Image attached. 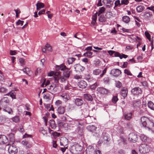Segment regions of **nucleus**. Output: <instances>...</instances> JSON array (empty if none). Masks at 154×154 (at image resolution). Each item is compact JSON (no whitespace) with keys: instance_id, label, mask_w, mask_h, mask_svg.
I'll list each match as a JSON object with an SVG mask.
<instances>
[{"instance_id":"6","label":"nucleus","mask_w":154,"mask_h":154,"mask_svg":"<svg viewBox=\"0 0 154 154\" xmlns=\"http://www.w3.org/2000/svg\"><path fill=\"white\" fill-rule=\"evenodd\" d=\"M128 140L132 142H135L138 139L137 135L133 133H130L128 135Z\"/></svg>"},{"instance_id":"4","label":"nucleus","mask_w":154,"mask_h":154,"mask_svg":"<svg viewBox=\"0 0 154 154\" xmlns=\"http://www.w3.org/2000/svg\"><path fill=\"white\" fill-rule=\"evenodd\" d=\"M9 104V100L7 97L3 98L0 100V105L1 106L5 107Z\"/></svg>"},{"instance_id":"38","label":"nucleus","mask_w":154,"mask_h":154,"mask_svg":"<svg viewBox=\"0 0 154 154\" xmlns=\"http://www.w3.org/2000/svg\"><path fill=\"white\" fill-rule=\"evenodd\" d=\"M131 116L132 113L131 112L127 113L125 115V119L128 120H130L131 118Z\"/></svg>"},{"instance_id":"63","label":"nucleus","mask_w":154,"mask_h":154,"mask_svg":"<svg viewBox=\"0 0 154 154\" xmlns=\"http://www.w3.org/2000/svg\"><path fill=\"white\" fill-rule=\"evenodd\" d=\"M62 103V101L60 100L57 101L55 102V105L57 106H60Z\"/></svg>"},{"instance_id":"27","label":"nucleus","mask_w":154,"mask_h":154,"mask_svg":"<svg viewBox=\"0 0 154 154\" xmlns=\"http://www.w3.org/2000/svg\"><path fill=\"white\" fill-rule=\"evenodd\" d=\"M36 6L37 10H38L43 8L44 7V5L43 3L41 2H38L36 4Z\"/></svg>"},{"instance_id":"9","label":"nucleus","mask_w":154,"mask_h":154,"mask_svg":"<svg viewBox=\"0 0 154 154\" xmlns=\"http://www.w3.org/2000/svg\"><path fill=\"white\" fill-rule=\"evenodd\" d=\"M121 71L119 69H113L111 70L110 73L114 76L118 77L121 74Z\"/></svg>"},{"instance_id":"2","label":"nucleus","mask_w":154,"mask_h":154,"mask_svg":"<svg viewBox=\"0 0 154 154\" xmlns=\"http://www.w3.org/2000/svg\"><path fill=\"white\" fill-rule=\"evenodd\" d=\"M54 79L55 84L52 85L53 90L58 85L59 79H60V81L61 82H63L66 81V79H65L63 77H61V72L57 71L54 74Z\"/></svg>"},{"instance_id":"35","label":"nucleus","mask_w":154,"mask_h":154,"mask_svg":"<svg viewBox=\"0 0 154 154\" xmlns=\"http://www.w3.org/2000/svg\"><path fill=\"white\" fill-rule=\"evenodd\" d=\"M76 59L74 57H69L68 58L67 62L69 64H72L75 60Z\"/></svg>"},{"instance_id":"54","label":"nucleus","mask_w":154,"mask_h":154,"mask_svg":"<svg viewBox=\"0 0 154 154\" xmlns=\"http://www.w3.org/2000/svg\"><path fill=\"white\" fill-rule=\"evenodd\" d=\"M87 55L86 57H88L89 58H91L92 57V55L93 54V53L90 51L87 52Z\"/></svg>"},{"instance_id":"20","label":"nucleus","mask_w":154,"mask_h":154,"mask_svg":"<svg viewBox=\"0 0 154 154\" xmlns=\"http://www.w3.org/2000/svg\"><path fill=\"white\" fill-rule=\"evenodd\" d=\"M3 110L4 112H7L10 115H12L13 113V111L12 109L9 107H7V106L4 107Z\"/></svg>"},{"instance_id":"52","label":"nucleus","mask_w":154,"mask_h":154,"mask_svg":"<svg viewBox=\"0 0 154 154\" xmlns=\"http://www.w3.org/2000/svg\"><path fill=\"white\" fill-rule=\"evenodd\" d=\"M115 7L117 6L118 5H122L121 3H120V1L119 0H117L115 2Z\"/></svg>"},{"instance_id":"13","label":"nucleus","mask_w":154,"mask_h":154,"mask_svg":"<svg viewBox=\"0 0 154 154\" xmlns=\"http://www.w3.org/2000/svg\"><path fill=\"white\" fill-rule=\"evenodd\" d=\"M71 73V71H70L69 69H66L63 71V76L62 77H63L65 79H68L69 78L70 76V74Z\"/></svg>"},{"instance_id":"39","label":"nucleus","mask_w":154,"mask_h":154,"mask_svg":"<svg viewBox=\"0 0 154 154\" xmlns=\"http://www.w3.org/2000/svg\"><path fill=\"white\" fill-rule=\"evenodd\" d=\"M99 20L100 22H105L106 20V18L103 15H101L99 18Z\"/></svg>"},{"instance_id":"23","label":"nucleus","mask_w":154,"mask_h":154,"mask_svg":"<svg viewBox=\"0 0 154 154\" xmlns=\"http://www.w3.org/2000/svg\"><path fill=\"white\" fill-rule=\"evenodd\" d=\"M10 143L13 144L15 142V138L14 134L11 133L9 134Z\"/></svg>"},{"instance_id":"36","label":"nucleus","mask_w":154,"mask_h":154,"mask_svg":"<svg viewBox=\"0 0 154 154\" xmlns=\"http://www.w3.org/2000/svg\"><path fill=\"white\" fill-rule=\"evenodd\" d=\"M101 72V70L99 69H96L93 71V74L95 75H98Z\"/></svg>"},{"instance_id":"15","label":"nucleus","mask_w":154,"mask_h":154,"mask_svg":"<svg viewBox=\"0 0 154 154\" xmlns=\"http://www.w3.org/2000/svg\"><path fill=\"white\" fill-rule=\"evenodd\" d=\"M128 89L124 87L121 90V94L125 98L127 96Z\"/></svg>"},{"instance_id":"45","label":"nucleus","mask_w":154,"mask_h":154,"mask_svg":"<svg viewBox=\"0 0 154 154\" xmlns=\"http://www.w3.org/2000/svg\"><path fill=\"white\" fill-rule=\"evenodd\" d=\"M24 21L22 20H18V21L16 22V24L17 25H20L21 26H22L23 24Z\"/></svg>"},{"instance_id":"49","label":"nucleus","mask_w":154,"mask_h":154,"mask_svg":"<svg viewBox=\"0 0 154 154\" xmlns=\"http://www.w3.org/2000/svg\"><path fill=\"white\" fill-rule=\"evenodd\" d=\"M97 14L96 13L92 17V20L94 21V22H96L97 19Z\"/></svg>"},{"instance_id":"41","label":"nucleus","mask_w":154,"mask_h":154,"mask_svg":"<svg viewBox=\"0 0 154 154\" xmlns=\"http://www.w3.org/2000/svg\"><path fill=\"white\" fill-rule=\"evenodd\" d=\"M7 91V89L6 88L3 87H2L0 88V93H5Z\"/></svg>"},{"instance_id":"50","label":"nucleus","mask_w":154,"mask_h":154,"mask_svg":"<svg viewBox=\"0 0 154 154\" xmlns=\"http://www.w3.org/2000/svg\"><path fill=\"white\" fill-rule=\"evenodd\" d=\"M45 47L48 51H51V47L48 44H47L46 45Z\"/></svg>"},{"instance_id":"8","label":"nucleus","mask_w":154,"mask_h":154,"mask_svg":"<svg viewBox=\"0 0 154 154\" xmlns=\"http://www.w3.org/2000/svg\"><path fill=\"white\" fill-rule=\"evenodd\" d=\"M8 151L11 154H16L17 152V149L15 146L11 145L8 149Z\"/></svg>"},{"instance_id":"33","label":"nucleus","mask_w":154,"mask_h":154,"mask_svg":"<svg viewBox=\"0 0 154 154\" xmlns=\"http://www.w3.org/2000/svg\"><path fill=\"white\" fill-rule=\"evenodd\" d=\"M152 16V14H150L149 12H145L143 15L144 18L146 19H149Z\"/></svg>"},{"instance_id":"48","label":"nucleus","mask_w":154,"mask_h":154,"mask_svg":"<svg viewBox=\"0 0 154 154\" xmlns=\"http://www.w3.org/2000/svg\"><path fill=\"white\" fill-rule=\"evenodd\" d=\"M118 100V98L117 96H113L112 99V102L114 103H116Z\"/></svg>"},{"instance_id":"19","label":"nucleus","mask_w":154,"mask_h":154,"mask_svg":"<svg viewBox=\"0 0 154 154\" xmlns=\"http://www.w3.org/2000/svg\"><path fill=\"white\" fill-rule=\"evenodd\" d=\"M75 105L79 106H81L83 103V101L81 98H76L75 100Z\"/></svg>"},{"instance_id":"62","label":"nucleus","mask_w":154,"mask_h":154,"mask_svg":"<svg viewBox=\"0 0 154 154\" xmlns=\"http://www.w3.org/2000/svg\"><path fill=\"white\" fill-rule=\"evenodd\" d=\"M82 76L81 75H74V78L75 79H79L81 78Z\"/></svg>"},{"instance_id":"11","label":"nucleus","mask_w":154,"mask_h":154,"mask_svg":"<svg viewBox=\"0 0 154 154\" xmlns=\"http://www.w3.org/2000/svg\"><path fill=\"white\" fill-rule=\"evenodd\" d=\"M74 68L76 72H82L83 71L85 68L84 67L82 66L79 64H77L74 65Z\"/></svg>"},{"instance_id":"3","label":"nucleus","mask_w":154,"mask_h":154,"mask_svg":"<svg viewBox=\"0 0 154 154\" xmlns=\"http://www.w3.org/2000/svg\"><path fill=\"white\" fill-rule=\"evenodd\" d=\"M149 144L150 143H148V144L145 143L141 144L139 148L140 152L143 154L148 152L151 148V146Z\"/></svg>"},{"instance_id":"51","label":"nucleus","mask_w":154,"mask_h":154,"mask_svg":"<svg viewBox=\"0 0 154 154\" xmlns=\"http://www.w3.org/2000/svg\"><path fill=\"white\" fill-rule=\"evenodd\" d=\"M107 70V68H105L104 69L102 73L100 75V77L102 78L103 77L104 74L106 72Z\"/></svg>"},{"instance_id":"22","label":"nucleus","mask_w":154,"mask_h":154,"mask_svg":"<svg viewBox=\"0 0 154 154\" xmlns=\"http://www.w3.org/2000/svg\"><path fill=\"white\" fill-rule=\"evenodd\" d=\"M84 97L85 99L88 101H92L93 100L92 96L89 94H84Z\"/></svg>"},{"instance_id":"21","label":"nucleus","mask_w":154,"mask_h":154,"mask_svg":"<svg viewBox=\"0 0 154 154\" xmlns=\"http://www.w3.org/2000/svg\"><path fill=\"white\" fill-rule=\"evenodd\" d=\"M87 128L88 131L93 132L96 130L97 128L95 125H90L87 127Z\"/></svg>"},{"instance_id":"31","label":"nucleus","mask_w":154,"mask_h":154,"mask_svg":"<svg viewBox=\"0 0 154 154\" xmlns=\"http://www.w3.org/2000/svg\"><path fill=\"white\" fill-rule=\"evenodd\" d=\"M65 111V109L63 107H60L57 109V112L59 114H63L64 113Z\"/></svg>"},{"instance_id":"60","label":"nucleus","mask_w":154,"mask_h":154,"mask_svg":"<svg viewBox=\"0 0 154 154\" xmlns=\"http://www.w3.org/2000/svg\"><path fill=\"white\" fill-rule=\"evenodd\" d=\"M42 119L44 120V121L45 122V125L46 126H47L48 122V118L45 116H44L43 117Z\"/></svg>"},{"instance_id":"10","label":"nucleus","mask_w":154,"mask_h":154,"mask_svg":"<svg viewBox=\"0 0 154 154\" xmlns=\"http://www.w3.org/2000/svg\"><path fill=\"white\" fill-rule=\"evenodd\" d=\"M131 92L134 95H137L141 94L142 91L140 88L136 87L131 90Z\"/></svg>"},{"instance_id":"14","label":"nucleus","mask_w":154,"mask_h":154,"mask_svg":"<svg viewBox=\"0 0 154 154\" xmlns=\"http://www.w3.org/2000/svg\"><path fill=\"white\" fill-rule=\"evenodd\" d=\"M140 138L141 140L145 142H147L148 143H150L151 142V139L147 137L146 136L143 134H141L140 136Z\"/></svg>"},{"instance_id":"43","label":"nucleus","mask_w":154,"mask_h":154,"mask_svg":"<svg viewBox=\"0 0 154 154\" xmlns=\"http://www.w3.org/2000/svg\"><path fill=\"white\" fill-rule=\"evenodd\" d=\"M122 83L119 81H118L116 82V87L120 88L122 87Z\"/></svg>"},{"instance_id":"58","label":"nucleus","mask_w":154,"mask_h":154,"mask_svg":"<svg viewBox=\"0 0 154 154\" xmlns=\"http://www.w3.org/2000/svg\"><path fill=\"white\" fill-rule=\"evenodd\" d=\"M94 151L96 154H102L101 151L99 149H96Z\"/></svg>"},{"instance_id":"12","label":"nucleus","mask_w":154,"mask_h":154,"mask_svg":"<svg viewBox=\"0 0 154 154\" xmlns=\"http://www.w3.org/2000/svg\"><path fill=\"white\" fill-rule=\"evenodd\" d=\"M8 142L7 137L5 135H0V144L7 143Z\"/></svg>"},{"instance_id":"16","label":"nucleus","mask_w":154,"mask_h":154,"mask_svg":"<svg viewBox=\"0 0 154 154\" xmlns=\"http://www.w3.org/2000/svg\"><path fill=\"white\" fill-rule=\"evenodd\" d=\"M97 90L98 92L102 94H106L108 92L106 89L102 87L98 88Z\"/></svg>"},{"instance_id":"46","label":"nucleus","mask_w":154,"mask_h":154,"mask_svg":"<svg viewBox=\"0 0 154 154\" xmlns=\"http://www.w3.org/2000/svg\"><path fill=\"white\" fill-rule=\"evenodd\" d=\"M124 73L127 74L128 75L131 76L132 75L130 71L128 69H125L124 70Z\"/></svg>"},{"instance_id":"40","label":"nucleus","mask_w":154,"mask_h":154,"mask_svg":"<svg viewBox=\"0 0 154 154\" xmlns=\"http://www.w3.org/2000/svg\"><path fill=\"white\" fill-rule=\"evenodd\" d=\"M19 61L20 65L23 66L25 64V60L23 58H20L19 59Z\"/></svg>"},{"instance_id":"30","label":"nucleus","mask_w":154,"mask_h":154,"mask_svg":"<svg viewBox=\"0 0 154 154\" xmlns=\"http://www.w3.org/2000/svg\"><path fill=\"white\" fill-rule=\"evenodd\" d=\"M86 154H95V151L94 149L91 148L87 149L86 151Z\"/></svg>"},{"instance_id":"42","label":"nucleus","mask_w":154,"mask_h":154,"mask_svg":"<svg viewBox=\"0 0 154 154\" xmlns=\"http://www.w3.org/2000/svg\"><path fill=\"white\" fill-rule=\"evenodd\" d=\"M129 2L128 0H122L121 4L122 5H127L129 3Z\"/></svg>"},{"instance_id":"55","label":"nucleus","mask_w":154,"mask_h":154,"mask_svg":"<svg viewBox=\"0 0 154 154\" xmlns=\"http://www.w3.org/2000/svg\"><path fill=\"white\" fill-rule=\"evenodd\" d=\"M103 80L105 83H108L109 82V78L108 77H106L104 78Z\"/></svg>"},{"instance_id":"64","label":"nucleus","mask_w":154,"mask_h":154,"mask_svg":"<svg viewBox=\"0 0 154 154\" xmlns=\"http://www.w3.org/2000/svg\"><path fill=\"white\" fill-rule=\"evenodd\" d=\"M147 9L149 10H150L154 12V6H152L151 7H147Z\"/></svg>"},{"instance_id":"25","label":"nucleus","mask_w":154,"mask_h":154,"mask_svg":"<svg viewBox=\"0 0 154 154\" xmlns=\"http://www.w3.org/2000/svg\"><path fill=\"white\" fill-rule=\"evenodd\" d=\"M49 123L52 128L53 129L55 128L56 126L55 124V121L53 119L50 120L49 121Z\"/></svg>"},{"instance_id":"1","label":"nucleus","mask_w":154,"mask_h":154,"mask_svg":"<svg viewBox=\"0 0 154 154\" xmlns=\"http://www.w3.org/2000/svg\"><path fill=\"white\" fill-rule=\"evenodd\" d=\"M141 122L143 126L154 133V123L147 117L143 116L141 118Z\"/></svg>"},{"instance_id":"44","label":"nucleus","mask_w":154,"mask_h":154,"mask_svg":"<svg viewBox=\"0 0 154 154\" xmlns=\"http://www.w3.org/2000/svg\"><path fill=\"white\" fill-rule=\"evenodd\" d=\"M145 34L147 37V38H148V39L149 40V41H151V36L150 34L147 32H145Z\"/></svg>"},{"instance_id":"17","label":"nucleus","mask_w":154,"mask_h":154,"mask_svg":"<svg viewBox=\"0 0 154 154\" xmlns=\"http://www.w3.org/2000/svg\"><path fill=\"white\" fill-rule=\"evenodd\" d=\"M78 85L79 88H85L87 86L86 82L83 80H81L78 82Z\"/></svg>"},{"instance_id":"61","label":"nucleus","mask_w":154,"mask_h":154,"mask_svg":"<svg viewBox=\"0 0 154 154\" xmlns=\"http://www.w3.org/2000/svg\"><path fill=\"white\" fill-rule=\"evenodd\" d=\"M32 137V136L31 135L28 134L26 133H25L23 135V138H25L26 137H30L31 138Z\"/></svg>"},{"instance_id":"59","label":"nucleus","mask_w":154,"mask_h":154,"mask_svg":"<svg viewBox=\"0 0 154 154\" xmlns=\"http://www.w3.org/2000/svg\"><path fill=\"white\" fill-rule=\"evenodd\" d=\"M40 132L42 134L44 135H45L47 134V131L46 130L44 129L43 128H42V129L40 130Z\"/></svg>"},{"instance_id":"37","label":"nucleus","mask_w":154,"mask_h":154,"mask_svg":"<svg viewBox=\"0 0 154 154\" xmlns=\"http://www.w3.org/2000/svg\"><path fill=\"white\" fill-rule=\"evenodd\" d=\"M144 8L143 6L140 5L137 7L136 10L138 12H140L143 11Z\"/></svg>"},{"instance_id":"53","label":"nucleus","mask_w":154,"mask_h":154,"mask_svg":"<svg viewBox=\"0 0 154 154\" xmlns=\"http://www.w3.org/2000/svg\"><path fill=\"white\" fill-rule=\"evenodd\" d=\"M102 2L104 4H111L112 2V0H103Z\"/></svg>"},{"instance_id":"28","label":"nucleus","mask_w":154,"mask_h":154,"mask_svg":"<svg viewBox=\"0 0 154 154\" xmlns=\"http://www.w3.org/2000/svg\"><path fill=\"white\" fill-rule=\"evenodd\" d=\"M79 124V123L77 120L72 119V120L69 121V125H75Z\"/></svg>"},{"instance_id":"5","label":"nucleus","mask_w":154,"mask_h":154,"mask_svg":"<svg viewBox=\"0 0 154 154\" xmlns=\"http://www.w3.org/2000/svg\"><path fill=\"white\" fill-rule=\"evenodd\" d=\"M21 144L26 149H30L32 146V144L31 142L28 141L26 140H23L21 142Z\"/></svg>"},{"instance_id":"56","label":"nucleus","mask_w":154,"mask_h":154,"mask_svg":"<svg viewBox=\"0 0 154 154\" xmlns=\"http://www.w3.org/2000/svg\"><path fill=\"white\" fill-rule=\"evenodd\" d=\"M97 86V82L95 83L93 85L91 86L90 88L91 89H94Z\"/></svg>"},{"instance_id":"34","label":"nucleus","mask_w":154,"mask_h":154,"mask_svg":"<svg viewBox=\"0 0 154 154\" xmlns=\"http://www.w3.org/2000/svg\"><path fill=\"white\" fill-rule=\"evenodd\" d=\"M11 120L13 122L17 123L19 122L20 119L18 116H16L12 118Z\"/></svg>"},{"instance_id":"57","label":"nucleus","mask_w":154,"mask_h":154,"mask_svg":"<svg viewBox=\"0 0 154 154\" xmlns=\"http://www.w3.org/2000/svg\"><path fill=\"white\" fill-rule=\"evenodd\" d=\"M60 97L63 98V99H66V100L69 99V97H67L66 94H63L60 96Z\"/></svg>"},{"instance_id":"26","label":"nucleus","mask_w":154,"mask_h":154,"mask_svg":"<svg viewBox=\"0 0 154 154\" xmlns=\"http://www.w3.org/2000/svg\"><path fill=\"white\" fill-rule=\"evenodd\" d=\"M122 20L124 22L126 23H128L130 22V20L129 17L125 16L122 17Z\"/></svg>"},{"instance_id":"47","label":"nucleus","mask_w":154,"mask_h":154,"mask_svg":"<svg viewBox=\"0 0 154 154\" xmlns=\"http://www.w3.org/2000/svg\"><path fill=\"white\" fill-rule=\"evenodd\" d=\"M66 69L67 68L66 66L63 64L60 65V70L64 71V70H66Z\"/></svg>"},{"instance_id":"24","label":"nucleus","mask_w":154,"mask_h":154,"mask_svg":"<svg viewBox=\"0 0 154 154\" xmlns=\"http://www.w3.org/2000/svg\"><path fill=\"white\" fill-rule=\"evenodd\" d=\"M61 140L62 142H60V145L65 146L68 145V139L66 138H63Z\"/></svg>"},{"instance_id":"32","label":"nucleus","mask_w":154,"mask_h":154,"mask_svg":"<svg viewBox=\"0 0 154 154\" xmlns=\"http://www.w3.org/2000/svg\"><path fill=\"white\" fill-rule=\"evenodd\" d=\"M147 105L149 108L154 111V104L152 102L149 101L147 103Z\"/></svg>"},{"instance_id":"29","label":"nucleus","mask_w":154,"mask_h":154,"mask_svg":"<svg viewBox=\"0 0 154 154\" xmlns=\"http://www.w3.org/2000/svg\"><path fill=\"white\" fill-rule=\"evenodd\" d=\"M105 11V8L103 7L100 8L98 12H97L96 13L97 14V15L99 16L100 15L103 13Z\"/></svg>"},{"instance_id":"18","label":"nucleus","mask_w":154,"mask_h":154,"mask_svg":"<svg viewBox=\"0 0 154 154\" xmlns=\"http://www.w3.org/2000/svg\"><path fill=\"white\" fill-rule=\"evenodd\" d=\"M20 70L23 71L24 73L29 76L32 73L30 69L28 67H25L23 69Z\"/></svg>"},{"instance_id":"7","label":"nucleus","mask_w":154,"mask_h":154,"mask_svg":"<svg viewBox=\"0 0 154 154\" xmlns=\"http://www.w3.org/2000/svg\"><path fill=\"white\" fill-rule=\"evenodd\" d=\"M140 101L137 100H134L132 104V107L136 110L139 109L140 106Z\"/></svg>"}]
</instances>
